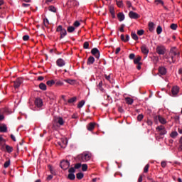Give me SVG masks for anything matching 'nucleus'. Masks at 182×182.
Returning a JSON list of instances; mask_svg holds the SVG:
<instances>
[{
    "label": "nucleus",
    "mask_w": 182,
    "mask_h": 182,
    "mask_svg": "<svg viewBox=\"0 0 182 182\" xmlns=\"http://www.w3.org/2000/svg\"><path fill=\"white\" fill-rule=\"evenodd\" d=\"M77 159L79 161H82V163H86V161H89L92 159V154L89 151H85L77 156Z\"/></svg>",
    "instance_id": "obj_1"
},
{
    "label": "nucleus",
    "mask_w": 182,
    "mask_h": 182,
    "mask_svg": "<svg viewBox=\"0 0 182 182\" xmlns=\"http://www.w3.org/2000/svg\"><path fill=\"white\" fill-rule=\"evenodd\" d=\"M56 124H59L60 126H63L65 124V121L63 118L60 117H54L53 120V127L52 129H56Z\"/></svg>",
    "instance_id": "obj_2"
},
{
    "label": "nucleus",
    "mask_w": 182,
    "mask_h": 182,
    "mask_svg": "<svg viewBox=\"0 0 182 182\" xmlns=\"http://www.w3.org/2000/svg\"><path fill=\"white\" fill-rule=\"evenodd\" d=\"M56 32H60V39H63L64 36H66L68 35V32L66 31V29H65L62 26H58L56 28Z\"/></svg>",
    "instance_id": "obj_3"
},
{
    "label": "nucleus",
    "mask_w": 182,
    "mask_h": 182,
    "mask_svg": "<svg viewBox=\"0 0 182 182\" xmlns=\"http://www.w3.org/2000/svg\"><path fill=\"white\" fill-rule=\"evenodd\" d=\"M156 132L159 133L160 136H164V134H167V130H166V127L163 125L158 126L156 128Z\"/></svg>",
    "instance_id": "obj_4"
},
{
    "label": "nucleus",
    "mask_w": 182,
    "mask_h": 182,
    "mask_svg": "<svg viewBox=\"0 0 182 182\" xmlns=\"http://www.w3.org/2000/svg\"><path fill=\"white\" fill-rule=\"evenodd\" d=\"M154 120H155V122H157V120H159V123H161V124H167V120L165 119V118L163 117L161 115L155 116Z\"/></svg>",
    "instance_id": "obj_5"
},
{
    "label": "nucleus",
    "mask_w": 182,
    "mask_h": 182,
    "mask_svg": "<svg viewBox=\"0 0 182 182\" xmlns=\"http://www.w3.org/2000/svg\"><path fill=\"white\" fill-rule=\"evenodd\" d=\"M177 56L180 58V52L176 48V47L172 48L169 52V56Z\"/></svg>",
    "instance_id": "obj_6"
},
{
    "label": "nucleus",
    "mask_w": 182,
    "mask_h": 182,
    "mask_svg": "<svg viewBox=\"0 0 182 182\" xmlns=\"http://www.w3.org/2000/svg\"><path fill=\"white\" fill-rule=\"evenodd\" d=\"M70 163L69 161H62L60 164V166L63 170H68V167H70Z\"/></svg>",
    "instance_id": "obj_7"
},
{
    "label": "nucleus",
    "mask_w": 182,
    "mask_h": 182,
    "mask_svg": "<svg viewBox=\"0 0 182 182\" xmlns=\"http://www.w3.org/2000/svg\"><path fill=\"white\" fill-rule=\"evenodd\" d=\"M156 53L158 55H164V53H166V47L164 46H158L156 47Z\"/></svg>",
    "instance_id": "obj_8"
},
{
    "label": "nucleus",
    "mask_w": 182,
    "mask_h": 182,
    "mask_svg": "<svg viewBox=\"0 0 182 182\" xmlns=\"http://www.w3.org/2000/svg\"><path fill=\"white\" fill-rule=\"evenodd\" d=\"M23 82V80L22 78H17L14 82V87L15 89H18L21 87V85H22V82Z\"/></svg>",
    "instance_id": "obj_9"
},
{
    "label": "nucleus",
    "mask_w": 182,
    "mask_h": 182,
    "mask_svg": "<svg viewBox=\"0 0 182 182\" xmlns=\"http://www.w3.org/2000/svg\"><path fill=\"white\" fill-rule=\"evenodd\" d=\"M91 53L92 55L95 56L96 59H99V58H100V51H99V49H97V48H92L91 50Z\"/></svg>",
    "instance_id": "obj_10"
},
{
    "label": "nucleus",
    "mask_w": 182,
    "mask_h": 182,
    "mask_svg": "<svg viewBox=\"0 0 182 182\" xmlns=\"http://www.w3.org/2000/svg\"><path fill=\"white\" fill-rule=\"evenodd\" d=\"M141 53L146 55V56H147V55H149V53L150 52V50H149V47H147L146 44H144L141 46Z\"/></svg>",
    "instance_id": "obj_11"
},
{
    "label": "nucleus",
    "mask_w": 182,
    "mask_h": 182,
    "mask_svg": "<svg viewBox=\"0 0 182 182\" xmlns=\"http://www.w3.org/2000/svg\"><path fill=\"white\" fill-rule=\"evenodd\" d=\"M129 16L131 19H139L140 18V15L134 11H129Z\"/></svg>",
    "instance_id": "obj_12"
},
{
    "label": "nucleus",
    "mask_w": 182,
    "mask_h": 182,
    "mask_svg": "<svg viewBox=\"0 0 182 182\" xmlns=\"http://www.w3.org/2000/svg\"><path fill=\"white\" fill-rule=\"evenodd\" d=\"M58 146L61 147V149H65L68 145V140L67 139H61L60 141L57 143Z\"/></svg>",
    "instance_id": "obj_13"
},
{
    "label": "nucleus",
    "mask_w": 182,
    "mask_h": 182,
    "mask_svg": "<svg viewBox=\"0 0 182 182\" xmlns=\"http://www.w3.org/2000/svg\"><path fill=\"white\" fill-rule=\"evenodd\" d=\"M56 65L59 68H63V66H65V65H66V63L65 62V60L63 59L59 58L56 61Z\"/></svg>",
    "instance_id": "obj_14"
},
{
    "label": "nucleus",
    "mask_w": 182,
    "mask_h": 182,
    "mask_svg": "<svg viewBox=\"0 0 182 182\" xmlns=\"http://www.w3.org/2000/svg\"><path fill=\"white\" fill-rule=\"evenodd\" d=\"M35 105L37 107H42L43 106V101L41 98H36L35 100Z\"/></svg>",
    "instance_id": "obj_15"
},
{
    "label": "nucleus",
    "mask_w": 182,
    "mask_h": 182,
    "mask_svg": "<svg viewBox=\"0 0 182 182\" xmlns=\"http://www.w3.org/2000/svg\"><path fill=\"white\" fill-rule=\"evenodd\" d=\"M178 92H180V88L178 87V86H174L172 87L171 93L173 96H176V95H178Z\"/></svg>",
    "instance_id": "obj_16"
},
{
    "label": "nucleus",
    "mask_w": 182,
    "mask_h": 182,
    "mask_svg": "<svg viewBox=\"0 0 182 182\" xmlns=\"http://www.w3.org/2000/svg\"><path fill=\"white\" fill-rule=\"evenodd\" d=\"M95 126H96V123L90 122L87 124V129L89 130V132H92V130L95 129Z\"/></svg>",
    "instance_id": "obj_17"
},
{
    "label": "nucleus",
    "mask_w": 182,
    "mask_h": 182,
    "mask_svg": "<svg viewBox=\"0 0 182 182\" xmlns=\"http://www.w3.org/2000/svg\"><path fill=\"white\" fill-rule=\"evenodd\" d=\"M8 132V127L6 124H3L0 127V133H6Z\"/></svg>",
    "instance_id": "obj_18"
},
{
    "label": "nucleus",
    "mask_w": 182,
    "mask_h": 182,
    "mask_svg": "<svg viewBox=\"0 0 182 182\" xmlns=\"http://www.w3.org/2000/svg\"><path fill=\"white\" fill-rule=\"evenodd\" d=\"M159 73L160 75H164L167 73V70L164 67H160L159 68Z\"/></svg>",
    "instance_id": "obj_19"
},
{
    "label": "nucleus",
    "mask_w": 182,
    "mask_h": 182,
    "mask_svg": "<svg viewBox=\"0 0 182 182\" xmlns=\"http://www.w3.org/2000/svg\"><path fill=\"white\" fill-rule=\"evenodd\" d=\"M125 102L127 105H133L134 100L130 97H125Z\"/></svg>",
    "instance_id": "obj_20"
},
{
    "label": "nucleus",
    "mask_w": 182,
    "mask_h": 182,
    "mask_svg": "<svg viewBox=\"0 0 182 182\" xmlns=\"http://www.w3.org/2000/svg\"><path fill=\"white\" fill-rule=\"evenodd\" d=\"M93 63H95V57L90 56L87 59V65H93Z\"/></svg>",
    "instance_id": "obj_21"
},
{
    "label": "nucleus",
    "mask_w": 182,
    "mask_h": 182,
    "mask_svg": "<svg viewBox=\"0 0 182 182\" xmlns=\"http://www.w3.org/2000/svg\"><path fill=\"white\" fill-rule=\"evenodd\" d=\"M170 58H168V62H169V63H174L176 60H177V59L178 58H177V56H175V55H170Z\"/></svg>",
    "instance_id": "obj_22"
},
{
    "label": "nucleus",
    "mask_w": 182,
    "mask_h": 182,
    "mask_svg": "<svg viewBox=\"0 0 182 182\" xmlns=\"http://www.w3.org/2000/svg\"><path fill=\"white\" fill-rule=\"evenodd\" d=\"M117 18H118L119 22H122V21H124V14L122 12L118 13Z\"/></svg>",
    "instance_id": "obj_23"
},
{
    "label": "nucleus",
    "mask_w": 182,
    "mask_h": 182,
    "mask_svg": "<svg viewBox=\"0 0 182 182\" xmlns=\"http://www.w3.org/2000/svg\"><path fill=\"white\" fill-rule=\"evenodd\" d=\"M140 60H141V56L137 55L136 58L134 59V63L135 65H137L139 63H140Z\"/></svg>",
    "instance_id": "obj_24"
},
{
    "label": "nucleus",
    "mask_w": 182,
    "mask_h": 182,
    "mask_svg": "<svg viewBox=\"0 0 182 182\" xmlns=\"http://www.w3.org/2000/svg\"><path fill=\"white\" fill-rule=\"evenodd\" d=\"M64 82L68 83L69 85H75L76 83V80L72 79L64 80Z\"/></svg>",
    "instance_id": "obj_25"
},
{
    "label": "nucleus",
    "mask_w": 182,
    "mask_h": 182,
    "mask_svg": "<svg viewBox=\"0 0 182 182\" xmlns=\"http://www.w3.org/2000/svg\"><path fill=\"white\" fill-rule=\"evenodd\" d=\"M177 136H178V132H177V131H173L170 134V137H171V139H176Z\"/></svg>",
    "instance_id": "obj_26"
},
{
    "label": "nucleus",
    "mask_w": 182,
    "mask_h": 182,
    "mask_svg": "<svg viewBox=\"0 0 182 182\" xmlns=\"http://www.w3.org/2000/svg\"><path fill=\"white\" fill-rule=\"evenodd\" d=\"M109 12H110L112 18H116V15L114 14V7L110 6L109 7Z\"/></svg>",
    "instance_id": "obj_27"
},
{
    "label": "nucleus",
    "mask_w": 182,
    "mask_h": 182,
    "mask_svg": "<svg viewBox=\"0 0 182 182\" xmlns=\"http://www.w3.org/2000/svg\"><path fill=\"white\" fill-rule=\"evenodd\" d=\"M149 29L150 32H153L154 31V23L150 22L149 23Z\"/></svg>",
    "instance_id": "obj_28"
},
{
    "label": "nucleus",
    "mask_w": 182,
    "mask_h": 182,
    "mask_svg": "<svg viewBox=\"0 0 182 182\" xmlns=\"http://www.w3.org/2000/svg\"><path fill=\"white\" fill-rule=\"evenodd\" d=\"M39 89L41 90H46V84L41 82L39 84Z\"/></svg>",
    "instance_id": "obj_29"
},
{
    "label": "nucleus",
    "mask_w": 182,
    "mask_h": 182,
    "mask_svg": "<svg viewBox=\"0 0 182 182\" xmlns=\"http://www.w3.org/2000/svg\"><path fill=\"white\" fill-rule=\"evenodd\" d=\"M6 150L9 153H12V151H14V148L9 145H6Z\"/></svg>",
    "instance_id": "obj_30"
},
{
    "label": "nucleus",
    "mask_w": 182,
    "mask_h": 182,
    "mask_svg": "<svg viewBox=\"0 0 182 182\" xmlns=\"http://www.w3.org/2000/svg\"><path fill=\"white\" fill-rule=\"evenodd\" d=\"M131 36L132 39H134V41H139V36H137V34H136V33L132 32L131 33Z\"/></svg>",
    "instance_id": "obj_31"
},
{
    "label": "nucleus",
    "mask_w": 182,
    "mask_h": 182,
    "mask_svg": "<svg viewBox=\"0 0 182 182\" xmlns=\"http://www.w3.org/2000/svg\"><path fill=\"white\" fill-rule=\"evenodd\" d=\"M46 85H47V86H49L50 87L53 86V85H55V80H48V81H47Z\"/></svg>",
    "instance_id": "obj_32"
},
{
    "label": "nucleus",
    "mask_w": 182,
    "mask_h": 182,
    "mask_svg": "<svg viewBox=\"0 0 182 182\" xmlns=\"http://www.w3.org/2000/svg\"><path fill=\"white\" fill-rule=\"evenodd\" d=\"M9 166H11V159L7 160L4 164V168H8V167H9Z\"/></svg>",
    "instance_id": "obj_33"
},
{
    "label": "nucleus",
    "mask_w": 182,
    "mask_h": 182,
    "mask_svg": "<svg viewBox=\"0 0 182 182\" xmlns=\"http://www.w3.org/2000/svg\"><path fill=\"white\" fill-rule=\"evenodd\" d=\"M85 100H81L78 105H77V107L78 109H82V107H83V106H85Z\"/></svg>",
    "instance_id": "obj_34"
},
{
    "label": "nucleus",
    "mask_w": 182,
    "mask_h": 182,
    "mask_svg": "<svg viewBox=\"0 0 182 182\" xmlns=\"http://www.w3.org/2000/svg\"><path fill=\"white\" fill-rule=\"evenodd\" d=\"M154 2L156 5H162V6H164V1H163V0H155Z\"/></svg>",
    "instance_id": "obj_35"
},
{
    "label": "nucleus",
    "mask_w": 182,
    "mask_h": 182,
    "mask_svg": "<svg viewBox=\"0 0 182 182\" xmlns=\"http://www.w3.org/2000/svg\"><path fill=\"white\" fill-rule=\"evenodd\" d=\"M83 177H84L83 173H78L76 174V178L78 180H82V178H83Z\"/></svg>",
    "instance_id": "obj_36"
},
{
    "label": "nucleus",
    "mask_w": 182,
    "mask_h": 182,
    "mask_svg": "<svg viewBox=\"0 0 182 182\" xmlns=\"http://www.w3.org/2000/svg\"><path fill=\"white\" fill-rule=\"evenodd\" d=\"M150 168V164H146L144 168V173H149V168Z\"/></svg>",
    "instance_id": "obj_37"
},
{
    "label": "nucleus",
    "mask_w": 182,
    "mask_h": 182,
    "mask_svg": "<svg viewBox=\"0 0 182 182\" xmlns=\"http://www.w3.org/2000/svg\"><path fill=\"white\" fill-rule=\"evenodd\" d=\"M68 32L72 33V32H75V27L73 26H68L67 28Z\"/></svg>",
    "instance_id": "obj_38"
},
{
    "label": "nucleus",
    "mask_w": 182,
    "mask_h": 182,
    "mask_svg": "<svg viewBox=\"0 0 182 182\" xmlns=\"http://www.w3.org/2000/svg\"><path fill=\"white\" fill-rule=\"evenodd\" d=\"M161 32H163V28H161V26H158L157 28H156V33L158 35H160V33H161Z\"/></svg>",
    "instance_id": "obj_39"
},
{
    "label": "nucleus",
    "mask_w": 182,
    "mask_h": 182,
    "mask_svg": "<svg viewBox=\"0 0 182 182\" xmlns=\"http://www.w3.org/2000/svg\"><path fill=\"white\" fill-rule=\"evenodd\" d=\"M48 11H50V12H56V7L54 6H50L48 7Z\"/></svg>",
    "instance_id": "obj_40"
},
{
    "label": "nucleus",
    "mask_w": 182,
    "mask_h": 182,
    "mask_svg": "<svg viewBox=\"0 0 182 182\" xmlns=\"http://www.w3.org/2000/svg\"><path fill=\"white\" fill-rule=\"evenodd\" d=\"M43 24L46 26V28H48L49 26V20H48V18H44Z\"/></svg>",
    "instance_id": "obj_41"
},
{
    "label": "nucleus",
    "mask_w": 182,
    "mask_h": 182,
    "mask_svg": "<svg viewBox=\"0 0 182 182\" xmlns=\"http://www.w3.org/2000/svg\"><path fill=\"white\" fill-rule=\"evenodd\" d=\"M68 178H69V180H75V178H76V176L73 173H69Z\"/></svg>",
    "instance_id": "obj_42"
},
{
    "label": "nucleus",
    "mask_w": 182,
    "mask_h": 182,
    "mask_svg": "<svg viewBox=\"0 0 182 182\" xmlns=\"http://www.w3.org/2000/svg\"><path fill=\"white\" fill-rule=\"evenodd\" d=\"M177 24L176 23H172L170 26L171 29H172L173 31H176L177 29Z\"/></svg>",
    "instance_id": "obj_43"
},
{
    "label": "nucleus",
    "mask_w": 182,
    "mask_h": 182,
    "mask_svg": "<svg viewBox=\"0 0 182 182\" xmlns=\"http://www.w3.org/2000/svg\"><path fill=\"white\" fill-rule=\"evenodd\" d=\"M144 117V116L143 115V114H140L137 116V120L138 122H141V120H143V118Z\"/></svg>",
    "instance_id": "obj_44"
},
{
    "label": "nucleus",
    "mask_w": 182,
    "mask_h": 182,
    "mask_svg": "<svg viewBox=\"0 0 182 182\" xmlns=\"http://www.w3.org/2000/svg\"><path fill=\"white\" fill-rule=\"evenodd\" d=\"M98 88L100 89V90H101L102 92H103V82L100 81L98 84Z\"/></svg>",
    "instance_id": "obj_45"
},
{
    "label": "nucleus",
    "mask_w": 182,
    "mask_h": 182,
    "mask_svg": "<svg viewBox=\"0 0 182 182\" xmlns=\"http://www.w3.org/2000/svg\"><path fill=\"white\" fill-rule=\"evenodd\" d=\"M117 5L119 8H123V1H117Z\"/></svg>",
    "instance_id": "obj_46"
},
{
    "label": "nucleus",
    "mask_w": 182,
    "mask_h": 182,
    "mask_svg": "<svg viewBox=\"0 0 182 182\" xmlns=\"http://www.w3.org/2000/svg\"><path fill=\"white\" fill-rule=\"evenodd\" d=\"M76 97H72L70 100H68V103H75L76 102Z\"/></svg>",
    "instance_id": "obj_47"
},
{
    "label": "nucleus",
    "mask_w": 182,
    "mask_h": 182,
    "mask_svg": "<svg viewBox=\"0 0 182 182\" xmlns=\"http://www.w3.org/2000/svg\"><path fill=\"white\" fill-rule=\"evenodd\" d=\"M161 166L163 168H166V167L167 166V162L166 161H161Z\"/></svg>",
    "instance_id": "obj_48"
},
{
    "label": "nucleus",
    "mask_w": 182,
    "mask_h": 182,
    "mask_svg": "<svg viewBox=\"0 0 182 182\" xmlns=\"http://www.w3.org/2000/svg\"><path fill=\"white\" fill-rule=\"evenodd\" d=\"M143 177H145L144 173H141L139 175V177L138 178V182H143Z\"/></svg>",
    "instance_id": "obj_49"
},
{
    "label": "nucleus",
    "mask_w": 182,
    "mask_h": 182,
    "mask_svg": "<svg viewBox=\"0 0 182 182\" xmlns=\"http://www.w3.org/2000/svg\"><path fill=\"white\" fill-rule=\"evenodd\" d=\"M82 170L83 171H87V164H84L82 165Z\"/></svg>",
    "instance_id": "obj_50"
},
{
    "label": "nucleus",
    "mask_w": 182,
    "mask_h": 182,
    "mask_svg": "<svg viewBox=\"0 0 182 182\" xmlns=\"http://www.w3.org/2000/svg\"><path fill=\"white\" fill-rule=\"evenodd\" d=\"M84 49H89V42L85 41L83 44Z\"/></svg>",
    "instance_id": "obj_51"
},
{
    "label": "nucleus",
    "mask_w": 182,
    "mask_h": 182,
    "mask_svg": "<svg viewBox=\"0 0 182 182\" xmlns=\"http://www.w3.org/2000/svg\"><path fill=\"white\" fill-rule=\"evenodd\" d=\"M55 85H57V86H63V82H62L60 80L56 81Z\"/></svg>",
    "instance_id": "obj_52"
},
{
    "label": "nucleus",
    "mask_w": 182,
    "mask_h": 182,
    "mask_svg": "<svg viewBox=\"0 0 182 182\" xmlns=\"http://www.w3.org/2000/svg\"><path fill=\"white\" fill-rule=\"evenodd\" d=\"M137 35H139V36H141V35H144V30H139L137 31Z\"/></svg>",
    "instance_id": "obj_53"
},
{
    "label": "nucleus",
    "mask_w": 182,
    "mask_h": 182,
    "mask_svg": "<svg viewBox=\"0 0 182 182\" xmlns=\"http://www.w3.org/2000/svg\"><path fill=\"white\" fill-rule=\"evenodd\" d=\"M80 167H82V164H80V163L76 164L75 165V168L76 170H77L78 168H80Z\"/></svg>",
    "instance_id": "obj_54"
},
{
    "label": "nucleus",
    "mask_w": 182,
    "mask_h": 182,
    "mask_svg": "<svg viewBox=\"0 0 182 182\" xmlns=\"http://www.w3.org/2000/svg\"><path fill=\"white\" fill-rule=\"evenodd\" d=\"M75 168L72 167L68 170V173H70V174H73V173H75Z\"/></svg>",
    "instance_id": "obj_55"
},
{
    "label": "nucleus",
    "mask_w": 182,
    "mask_h": 182,
    "mask_svg": "<svg viewBox=\"0 0 182 182\" xmlns=\"http://www.w3.org/2000/svg\"><path fill=\"white\" fill-rule=\"evenodd\" d=\"M23 41H29V36H28V35L23 36Z\"/></svg>",
    "instance_id": "obj_56"
},
{
    "label": "nucleus",
    "mask_w": 182,
    "mask_h": 182,
    "mask_svg": "<svg viewBox=\"0 0 182 182\" xmlns=\"http://www.w3.org/2000/svg\"><path fill=\"white\" fill-rule=\"evenodd\" d=\"M137 65H136V69L138 70H140V69H141V65H143V63H138V64H136Z\"/></svg>",
    "instance_id": "obj_57"
},
{
    "label": "nucleus",
    "mask_w": 182,
    "mask_h": 182,
    "mask_svg": "<svg viewBox=\"0 0 182 182\" xmlns=\"http://www.w3.org/2000/svg\"><path fill=\"white\" fill-rule=\"evenodd\" d=\"M146 123H147L148 126H153V121H151V119H148L146 121Z\"/></svg>",
    "instance_id": "obj_58"
},
{
    "label": "nucleus",
    "mask_w": 182,
    "mask_h": 182,
    "mask_svg": "<svg viewBox=\"0 0 182 182\" xmlns=\"http://www.w3.org/2000/svg\"><path fill=\"white\" fill-rule=\"evenodd\" d=\"M74 26H75L76 28L80 26V23L77 21H75Z\"/></svg>",
    "instance_id": "obj_59"
},
{
    "label": "nucleus",
    "mask_w": 182,
    "mask_h": 182,
    "mask_svg": "<svg viewBox=\"0 0 182 182\" xmlns=\"http://www.w3.org/2000/svg\"><path fill=\"white\" fill-rule=\"evenodd\" d=\"M118 111L119 112V113H123V112H124L123 107H122L121 106L118 107Z\"/></svg>",
    "instance_id": "obj_60"
},
{
    "label": "nucleus",
    "mask_w": 182,
    "mask_h": 182,
    "mask_svg": "<svg viewBox=\"0 0 182 182\" xmlns=\"http://www.w3.org/2000/svg\"><path fill=\"white\" fill-rule=\"evenodd\" d=\"M119 32H124V25L122 24L119 28Z\"/></svg>",
    "instance_id": "obj_61"
},
{
    "label": "nucleus",
    "mask_w": 182,
    "mask_h": 182,
    "mask_svg": "<svg viewBox=\"0 0 182 182\" xmlns=\"http://www.w3.org/2000/svg\"><path fill=\"white\" fill-rule=\"evenodd\" d=\"M22 6H23V8H28V6H31V4L23 3V4H22Z\"/></svg>",
    "instance_id": "obj_62"
},
{
    "label": "nucleus",
    "mask_w": 182,
    "mask_h": 182,
    "mask_svg": "<svg viewBox=\"0 0 182 182\" xmlns=\"http://www.w3.org/2000/svg\"><path fill=\"white\" fill-rule=\"evenodd\" d=\"M135 56L136 55H134V53H131V54H129V59H134Z\"/></svg>",
    "instance_id": "obj_63"
},
{
    "label": "nucleus",
    "mask_w": 182,
    "mask_h": 182,
    "mask_svg": "<svg viewBox=\"0 0 182 182\" xmlns=\"http://www.w3.org/2000/svg\"><path fill=\"white\" fill-rule=\"evenodd\" d=\"M127 5L128 8H132V2H130V1H127Z\"/></svg>",
    "instance_id": "obj_64"
}]
</instances>
